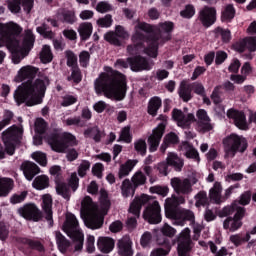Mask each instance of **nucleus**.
Returning a JSON list of instances; mask_svg holds the SVG:
<instances>
[{"instance_id":"nucleus-10","label":"nucleus","mask_w":256,"mask_h":256,"mask_svg":"<svg viewBox=\"0 0 256 256\" xmlns=\"http://www.w3.org/2000/svg\"><path fill=\"white\" fill-rule=\"evenodd\" d=\"M145 183H147V176H145V174H143V172L138 171L136 172L131 180L129 179H125L122 182V195L123 197H129V195H135V190L138 187H141V185H145Z\"/></svg>"},{"instance_id":"nucleus-25","label":"nucleus","mask_w":256,"mask_h":256,"mask_svg":"<svg viewBox=\"0 0 256 256\" xmlns=\"http://www.w3.org/2000/svg\"><path fill=\"white\" fill-rule=\"evenodd\" d=\"M20 169L23 171L24 177L27 179V181H33L36 175L41 173V168H39L37 164L31 161L23 162L20 166Z\"/></svg>"},{"instance_id":"nucleus-38","label":"nucleus","mask_w":256,"mask_h":256,"mask_svg":"<svg viewBox=\"0 0 256 256\" xmlns=\"http://www.w3.org/2000/svg\"><path fill=\"white\" fill-rule=\"evenodd\" d=\"M137 163H139V161L130 159L127 160L124 164H121L118 172L119 179H123V177L129 176V173L135 169V165H137Z\"/></svg>"},{"instance_id":"nucleus-7","label":"nucleus","mask_w":256,"mask_h":256,"mask_svg":"<svg viewBox=\"0 0 256 256\" xmlns=\"http://www.w3.org/2000/svg\"><path fill=\"white\" fill-rule=\"evenodd\" d=\"M77 227H79V221L75 215L71 214L66 218L64 231L67 233L68 237L74 241V251H83V241H85V237L83 233L77 230Z\"/></svg>"},{"instance_id":"nucleus-12","label":"nucleus","mask_w":256,"mask_h":256,"mask_svg":"<svg viewBox=\"0 0 256 256\" xmlns=\"http://www.w3.org/2000/svg\"><path fill=\"white\" fill-rule=\"evenodd\" d=\"M197 21L201 23L204 29L213 27L217 23V8L207 5L203 6L198 12Z\"/></svg>"},{"instance_id":"nucleus-61","label":"nucleus","mask_w":256,"mask_h":256,"mask_svg":"<svg viewBox=\"0 0 256 256\" xmlns=\"http://www.w3.org/2000/svg\"><path fill=\"white\" fill-rule=\"evenodd\" d=\"M7 5L11 13H21V0H7Z\"/></svg>"},{"instance_id":"nucleus-64","label":"nucleus","mask_w":256,"mask_h":256,"mask_svg":"<svg viewBox=\"0 0 256 256\" xmlns=\"http://www.w3.org/2000/svg\"><path fill=\"white\" fill-rule=\"evenodd\" d=\"M97 24L99 27L109 28L113 25V16L107 14L105 17L98 19Z\"/></svg>"},{"instance_id":"nucleus-63","label":"nucleus","mask_w":256,"mask_h":256,"mask_svg":"<svg viewBox=\"0 0 256 256\" xmlns=\"http://www.w3.org/2000/svg\"><path fill=\"white\" fill-rule=\"evenodd\" d=\"M91 169V162L88 160H83L82 163L78 167V175L83 178L87 175V172Z\"/></svg>"},{"instance_id":"nucleus-49","label":"nucleus","mask_w":256,"mask_h":256,"mask_svg":"<svg viewBox=\"0 0 256 256\" xmlns=\"http://www.w3.org/2000/svg\"><path fill=\"white\" fill-rule=\"evenodd\" d=\"M121 141L124 143H131V141H133V135H131V127L126 126L122 128L117 142L121 143Z\"/></svg>"},{"instance_id":"nucleus-58","label":"nucleus","mask_w":256,"mask_h":256,"mask_svg":"<svg viewBox=\"0 0 256 256\" xmlns=\"http://www.w3.org/2000/svg\"><path fill=\"white\" fill-rule=\"evenodd\" d=\"M215 31L217 35L221 36L222 42L229 43V41H231V30L217 27Z\"/></svg>"},{"instance_id":"nucleus-40","label":"nucleus","mask_w":256,"mask_h":256,"mask_svg":"<svg viewBox=\"0 0 256 256\" xmlns=\"http://www.w3.org/2000/svg\"><path fill=\"white\" fill-rule=\"evenodd\" d=\"M84 137L86 139H93L95 143H101L103 132H101L98 126L89 127L84 131Z\"/></svg>"},{"instance_id":"nucleus-2","label":"nucleus","mask_w":256,"mask_h":256,"mask_svg":"<svg viewBox=\"0 0 256 256\" xmlns=\"http://www.w3.org/2000/svg\"><path fill=\"white\" fill-rule=\"evenodd\" d=\"M97 95L104 93L105 97L113 101H123L127 97V76L111 69L108 73H102L94 82Z\"/></svg>"},{"instance_id":"nucleus-37","label":"nucleus","mask_w":256,"mask_h":256,"mask_svg":"<svg viewBox=\"0 0 256 256\" xmlns=\"http://www.w3.org/2000/svg\"><path fill=\"white\" fill-rule=\"evenodd\" d=\"M163 101L159 98V96H154L150 98L147 106V113L151 115V117H157V113L159 108L162 107Z\"/></svg>"},{"instance_id":"nucleus-21","label":"nucleus","mask_w":256,"mask_h":256,"mask_svg":"<svg viewBox=\"0 0 256 256\" xmlns=\"http://www.w3.org/2000/svg\"><path fill=\"white\" fill-rule=\"evenodd\" d=\"M196 117L198 119L197 129L199 133H209V131H213L211 118H209V115H207V111L205 109H199L196 113Z\"/></svg>"},{"instance_id":"nucleus-11","label":"nucleus","mask_w":256,"mask_h":256,"mask_svg":"<svg viewBox=\"0 0 256 256\" xmlns=\"http://www.w3.org/2000/svg\"><path fill=\"white\" fill-rule=\"evenodd\" d=\"M178 256H191L193 240H191V229L185 228L176 238Z\"/></svg>"},{"instance_id":"nucleus-13","label":"nucleus","mask_w":256,"mask_h":256,"mask_svg":"<svg viewBox=\"0 0 256 256\" xmlns=\"http://www.w3.org/2000/svg\"><path fill=\"white\" fill-rule=\"evenodd\" d=\"M17 213L26 221H33L34 223H39L43 219V212L35 203L24 204L23 207L18 208Z\"/></svg>"},{"instance_id":"nucleus-57","label":"nucleus","mask_w":256,"mask_h":256,"mask_svg":"<svg viewBox=\"0 0 256 256\" xmlns=\"http://www.w3.org/2000/svg\"><path fill=\"white\" fill-rule=\"evenodd\" d=\"M31 157L36 163H39L41 167H47V154L43 152H34Z\"/></svg>"},{"instance_id":"nucleus-5","label":"nucleus","mask_w":256,"mask_h":256,"mask_svg":"<svg viewBox=\"0 0 256 256\" xmlns=\"http://www.w3.org/2000/svg\"><path fill=\"white\" fill-rule=\"evenodd\" d=\"M47 143L55 153H66V159L70 163L79 159V152H77L75 148H69L77 147V145H79L75 135L69 132L61 134L54 130L47 135Z\"/></svg>"},{"instance_id":"nucleus-45","label":"nucleus","mask_w":256,"mask_h":256,"mask_svg":"<svg viewBox=\"0 0 256 256\" xmlns=\"http://www.w3.org/2000/svg\"><path fill=\"white\" fill-rule=\"evenodd\" d=\"M241 227H243V222L233 217H228L223 223V228L230 229L232 232L237 231V229H241Z\"/></svg>"},{"instance_id":"nucleus-8","label":"nucleus","mask_w":256,"mask_h":256,"mask_svg":"<svg viewBox=\"0 0 256 256\" xmlns=\"http://www.w3.org/2000/svg\"><path fill=\"white\" fill-rule=\"evenodd\" d=\"M22 135H23V130L19 128L17 125H12L2 132V141L4 145H6L8 150V155L10 157L15 155V150L17 149V145L21 143Z\"/></svg>"},{"instance_id":"nucleus-29","label":"nucleus","mask_w":256,"mask_h":256,"mask_svg":"<svg viewBox=\"0 0 256 256\" xmlns=\"http://www.w3.org/2000/svg\"><path fill=\"white\" fill-rule=\"evenodd\" d=\"M178 95L183 103H189L193 99V90L187 80H182L178 88Z\"/></svg>"},{"instance_id":"nucleus-42","label":"nucleus","mask_w":256,"mask_h":256,"mask_svg":"<svg viewBox=\"0 0 256 256\" xmlns=\"http://www.w3.org/2000/svg\"><path fill=\"white\" fill-rule=\"evenodd\" d=\"M56 245L60 253H67V249L71 247V242L60 232H56Z\"/></svg>"},{"instance_id":"nucleus-43","label":"nucleus","mask_w":256,"mask_h":256,"mask_svg":"<svg viewBox=\"0 0 256 256\" xmlns=\"http://www.w3.org/2000/svg\"><path fill=\"white\" fill-rule=\"evenodd\" d=\"M32 187L37 189V191H43V189H47V187H49V176H37L32 182Z\"/></svg>"},{"instance_id":"nucleus-55","label":"nucleus","mask_w":256,"mask_h":256,"mask_svg":"<svg viewBox=\"0 0 256 256\" xmlns=\"http://www.w3.org/2000/svg\"><path fill=\"white\" fill-rule=\"evenodd\" d=\"M47 131V122L43 118H37L35 121V133L45 135Z\"/></svg>"},{"instance_id":"nucleus-20","label":"nucleus","mask_w":256,"mask_h":256,"mask_svg":"<svg viewBox=\"0 0 256 256\" xmlns=\"http://www.w3.org/2000/svg\"><path fill=\"white\" fill-rule=\"evenodd\" d=\"M227 117L234 121V125H236L238 129H241L242 131H247V129H249L245 112L231 108L227 111Z\"/></svg>"},{"instance_id":"nucleus-62","label":"nucleus","mask_w":256,"mask_h":256,"mask_svg":"<svg viewBox=\"0 0 256 256\" xmlns=\"http://www.w3.org/2000/svg\"><path fill=\"white\" fill-rule=\"evenodd\" d=\"M77 101H78L77 96L66 94L64 97H62L61 106L62 107H71V105H75V103H77Z\"/></svg>"},{"instance_id":"nucleus-59","label":"nucleus","mask_w":256,"mask_h":256,"mask_svg":"<svg viewBox=\"0 0 256 256\" xmlns=\"http://www.w3.org/2000/svg\"><path fill=\"white\" fill-rule=\"evenodd\" d=\"M151 241H153V234H151L149 231H146L140 238V245L143 247V249H146V247H151Z\"/></svg>"},{"instance_id":"nucleus-28","label":"nucleus","mask_w":256,"mask_h":256,"mask_svg":"<svg viewBox=\"0 0 256 256\" xmlns=\"http://www.w3.org/2000/svg\"><path fill=\"white\" fill-rule=\"evenodd\" d=\"M166 162L168 167H172L174 171L180 173V171H183V167L185 165V162L183 158L179 157L177 153L175 152H169L166 158Z\"/></svg>"},{"instance_id":"nucleus-54","label":"nucleus","mask_w":256,"mask_h":256,"mask_svg":"<svg viewBox=\"0 0 256 256\" xmlns=\"http://www.w3.org/2000/svg\"><path fill=\"white\" fill-rule=\"evenodd\" d=\"M66 55V65L67 67H70L71 69H75L76 67H79V65L77 64V54H74L73 51L71 50H67L65 52Z\"/></svg>"},{"instance_id":"nucleus-52","label":"nucleus","mask_w":256,"mask_h":256,"mask_svg":"<svg viewBox=\"0 0 256 256\" xmlns=\"http://www.w3.org/2000/svg\"><path fill=\"white\" fill-rule=\"evenodd\" d=\"M195 6L193 4H187L182 11H180V17L183 19H193L195 17Z\"/></svg>"},{"instance_id":"nucleus-6","label":"nucleus","mask_w":256,"mask_h":256,"mask_svg":"<svg viewBox=\"0 0 256 256\" xmlns=\"http://www.w3.org/2000/svg\"><path fill=\"white\" fill-rule=\"evenodd\" d=\"M179 196H173L167 198L165 203V217L167 219H173L175 225L183 227L187 221L193 223L195 221V214L191 210L180 209L179 205H184L185 196L178 194Z\"/></svg>"},{"instance_id":"nucleus-32","label":"nucleus","mask_w":256,"mask_h":256,"mask_svg":"<svg viewBox=\"0 0 256 256\" xmlns=\"http://www.w3.org/2000/svg\"><path fill=\"white\" fill-rule=\"evenodd\" d=\"M15 188V181L13 178H0V197H9L11 191Z\"/></svg>"},{"instance_id":"nucleus-18","label":"nucleus","mask_w":256,"mask_h":256,"mask_svg":"<svg viewBox=\"0 0 256 256\" xmlns=\"http://www.w3.org/2000/svg\"><path fill=\"white\" fill-rule=\"evenodd\" d=\"M128 63L131 71L134 73H141V71H151V64L149 59L141 55L128 57Z\"/></svg>"},{"instance_id":"nucleus-31","label":"nucleus","mask_w":256,"mask_h":256,"mask_svg":"<svg viewBox=\"0 0 256 256\" xmlns=\"http://www.w3.org/2000/svg\"><path fill=\"white\" fill-rule=\"evenodd\" d=\"M97 247L101 253L106 255L115 249V240L111 237H99Z\"/></svg>"},{"instance_id":"nucleus-34","label":"nucleus","mask_w":256,"mask_h":256,"mask_svg":"<svg viewBox=\"0 0 256 256\" xmlns=\"http://www.w3.org/2000/svg\"><path fill=\"white\" fill-rule=\"evenodd\" d=\"M237 15V10L233 4L226 5L221 11L220 20L222 23H231Z\"/></svg>"},{"instance_id":"nucleus-26","label":"nucleus","mask_w":256,"mask_h":256,"mask_svg":"<svg viewBox=\"0 0 256 256\" xmlns=\"http://www.w3.org/2000/svg\"><path fill=\"white\" fill-rule=\"evenodd\" d=\"M42 209L45 213V219L49 223V227H53V198L47 194L42 199Z\"/></svg>"},{"instance_id":"nucleus-24","label":"nucleus","mask_w":256,"mask_h":256,"mask_svg":"<svg viewBox=\"0 0 256 256\" xmlns=\"http://www.w3.org/2000/svg\"><path fill=\"white\" fill-rule=\"evenodd\" d=\"M35 46V34H33V30L26 29L24 31V36L22 40V46L20 45V49L22 51L21 61L25 58V53H29L31 49Z\"/></svg>"},{"instance_id":"nucleus-15","label":"nucleus","mask_w":256,"mask_h":256,"mask_svg":"<svg viewBox=\"0 0 256 256\" xmlns=\"http://www.w3.org/2000/svg\"><path fill=\"white\" fill-rule=\"evenodd\" d=\"M143 219L147 221L150 225H159L163 221L161 216V205L157 200L148 204L143 212Z\"/></svg>"},{"instance_id":"nucleus-51","label":"nucleus","mask_w":256,"mask_h":256,"mask_svg":"<svg viewBox=\"0 0 256 256\" xmlns=\"http://www.w3.org/2000/svg\"><path fill=\"white\" fill-rule=\"evenodd\" d=\"M13 117L15 114L11 110H5L3 114V119L0 121V131H3L7 127V125H11V121H13Z\"/></svg>"},{"instance_id":"nucleus-50","label":"nucleus","mask_w":256,"mask_h":256,"mask_svg":"<svg viewBox=\"0 0 256 256\" xmlns=\"http://www.w3.org/2000/svg\"><path fill=\"white\" fill-rule=\"evenodd\" d=\"M184 145L187 146L185 156L187 159H194L195 161H201V158L199 157V151L193 147V145L189 144L188 142H185Z\"/></svg>"},{"instance_id":"nucleus-44","label":"nucleus","mask_w":256,"mask_h":256,"mask_svg":"<svg viewBox=\"0 0 256 256\" xmlns=\"http://www.w3.org/2000/svg\"><path fill=\"white\" fill-rule=\"evenodd\" d=\"M195 207L199 209V207H209L210 200L209 197H207L206 191H199L195 196Z\"/></svg>"},{"instance_id":"nucleus-60","label":"nucleus","mask_w":256,"mask_h":256,"mask_svg":"<svg viewBox=\"0 0 256 256\" xmlns=\"http://www.w3.org/2000/svg\"><path fill=\"white\" fill-rule=\"evenodd\" d=\"M171 252V244H166V246H162L160 248L154 249L150 256H167Z\"/></svg>"},{"instance_id":"nucleus-53","label":"nucleus","mask_w":256,"mask_h":256,"mask_svg":"<svg viewBox=\"0 0 256 256\" xmlns=\"http://www.w3.org/2000/svg\"><path fill=\"white\" fill-rule=\"evenodd\" d=\"M134 149L138 155L145 157L147 155V142L144 139L137 140L134 142Z\"/></svg>"},{"instance_id":"nucleus-3","label":"nucleus","mask_w":256,"mask_h":256,"mask_svg":"<svg viewBox=\"0 0 256 256\" xmlns=\"http://www.w3.org/2000/svg\"><path fill=\"white\" fill-rule=\"evenodd\" d=\"M136 29L144 31V33H149L150 35H145L139 32V30H136L132 36V41L136 43V45H128L127 53H129V55H135L137 53V47L146 42L148 46L145 48V52L149 57L155 59L159 53V39H161V34L153 33V31H155L153 25L146 22H138Z\"/></svg>"},{"instance_id":"nucleus-19","label":"nucleus","mask_w":256,"mask_h":256,"mask_svg":"<svg viewBox=\"0 0 256 256\" xmlns=\"http://www.w3.org/2000/svg\"><path fill=\"white\" fill-rule=\"evenodd\" d=\"M165 129V123L161 122L153 130L152 135L149 136L148 144L150 153H155V151L159 149V143H161V139H163V135H165Z\"/></svg>"},{"instance_id":"nucleus-46","label":"nucleus","mask_w":256,"mask_h":256,"mask_svg":"<svg viewBox=\"0 0 256 256\" xmlns=\"http://www.w3.org/2000/svg\"><path fill=\"white\" fill-rule=\"evenodd\" d=\"M40 60L44 64L51 63V61H53V52L51 51V46H43L40 52Z\"/></svg>"},{"instance_id":"nucleus-1","label":"nucleus","mask_w":256,"mask_h":256,"mask_svg":"<svg viewBox=\"0 0 256 256\" xmlns=\"http://www.w3.org/2000/svg\"><path fill=\"white\" fill-rule=\"evenodd\" d=\"M37 73H39V68L27 65L23 66L18 71L19 81L23 82L14 91V101L18 107H21L25 103L26 107H35V105H41L43 103V97L47 91V87L51 83L48 76L37 78Z\"/></svg>"},{"instance_id":"nucleus-23","label":"nucleus","mask_w":256,"mask_h":256,"mask_svg":"<svg viewBox=\"0 0 256 256\" xmlns=\"http://www.w3.org/2000/svg\"><path fill=\"white\" fill-rule=\"evenodd\" d=\"M149 201H151V197L147 194H142L141 197H136L130 204L129 213H132L134 217L139 218L143 205H147Z\"/></svg>"},{"instance_id":"nucleus-47","label":"nucleus","mask_w":256,"mask_h":256,"mask_svg":"<svg viewBox=\"0 0 256 256\" xmlns=\"http://www.w3.org/2000/svg\"><path fill=\"white\" fill-rule=\"evenodd\" d=\"M160 31H163V33H166L167 36L165 37V41L171 40V33H173V30L175 29V23L171 21H165L163 23L159 24Z\"/></svg>"},{"instance_id":"nucleus-33","label":"nucleus","mask_w":256,"mask_h":256,"mask_svg":"<svg viewBox=\"0 0 256 256\" xmlns=\"http://www.w3.org/2000/svg\"><path fill=\"white\" fill-rule=\"evenodd\" d=\"M237 49L240 53H244L246 49L251 53L256 51V39L255 37H246L237 44Z\"/></svg>"},{"instance_id":"nucleus-30","label":"nucleus","mask_w":256,"mask_h":256,"mask_svg":"<svg viewBox=\"0 0 256 256\" xmlns=\"http://www.w3.org/2000/svg\"><path fill=\"white\" fill-rule=\"evenodd\" d=\"M222 192L223 186H221V182H215L213 187L209 190V200L211 203L221 205L223 203V196H221Z\"/></svg>"},{"instance_id":"nucleus-36","label":"nucleus","mask_w":256,"mask_h":256,"mask_svg":"<svg viewBox=\"0 0 256 256\" xmlns=\"http://www.w3.org/2000/svg\"><path fill=\"white\" fill-rule=\"evenodd\" d=\"M55 185L57 195H60L63 199L69 201V199H71V188L69 187V184L63 182V180H56Z\"/></svg>"},{"instance_id":"nucleus-39","label":"nucleus","mask_w":256,"mask_h":256,"mask_svg":"<svg viewBox=\"0 0 256 256\" xmlns=\"http://www.w3.org/2000/svg\"><path fill=\"white\" fill-rule=\"evenodd\" d=\"M81 41H88L93 34V24L91 22H83L78 28Z\"/></svg>"},{"instance_id":"nucleus-16","label":"nucleus","mask_w":256,"mask_h":256,"mask_svg":"<svg viewBox=\"0 0 256 256\" xmlns=\"http://www.w3.org/2000/svg\"><path fill=\"white\" fill-rule=\"evenodd\" d=\"M170 184L177 195H191L193 193V185H191L189 178L174 177L171 179Z\"/></svg>"},{"instance_id":"nucleus-41","label":"nucleus","mask_w":256,"mask_h":256,"mask_svg":"<svg viewBox=\"0 0 256 256\" xmlns=\"http://www.w3.org/2000/svg\"><path fill=\"white\" fill-rule=\"evenodd\" d=\"M104 221L105 219L103 216L91 215L86 219L85 225L88 227V229H101V227H103Z\"/></svg>"},{"instance_id":"nucleus-48","label":"nucleus","mask_w":256,"mask_h":256,"mask_svg":"<svg viewBox=\"0 0 256 256\" xmlns=\"http://www.w3.org/2000/svg\"><path fill=\"white\" fill-rule=\"evenodd\" d=\"M67 81H73L74 85H79L83 81V74L81 68H71V75L67 77Z\"/></svg>"},{"instance_id":"nucleus-4","label":"nucleus","mask_w":256,"mask_h":256,"mask_svg":"<svg viewBox=\"0 0 256 256\" xmlns=\"http://www.w3.org/2000/svg\"><path fill=\"white\" fill-rule=\"evenodd\" d=\"M23 33V27L15 22L8 24L0 23V47H7L11 53L12 62L14 65H19L23 58V51H21V34Z\"/></svg>"},{"instance_id":"nucleus-56","label":"nucleus","mask_w":256,"mask_h":256,"mask_svg":"<svg viewBox=\"0 0 256 256\" xmlns=\"http://www.w3.org/2000/svg\"><path fill=\"white\" fill-rule=\"evenodd\" d=\"M27 195L29 193L27 191H22L21 193H15L10 197L11 205H17L19 203H23L27 199Z\"/></svg>"},{"instance_id":"nucleus-17","label":"nucleus","mask_w":256,"mask_h":256,"mask_svg":"<svg viewBox=\"0 0 256 256\" xmlns=\"http://www.w3.org/2000/svg\"><path fill=\"white\" fill-rule=\"evenodd\" d=\"M127 37H129V34L121 25L116 26L115 32L110 31L104 35L105 41L110 43V45H115V47H121V45H123L121 39H127Z\"/></svg>"},{"instance_id":"nucleus-9","label":"nucleus","mask_w":256,"mask_h":256,"mask_svg":"<svg viewBox=\"0 0 256 256\" xmlns=\"http://www.w3.org/2000/svg\"><path fill=\"white\" fill-rule=\"evenodd\" d=\"M223 143L226 153L233 156H235L238 152L245 153V151H247V147H249L247 139L237 134H231L230 136L226 137L223 140Z\"/></svg>"},{"instance_id":"nucleus-35","label":"nucleus","mask_w":256,"mask_h":256,"mask_svg":"<svg viewBox=\"0 0 256 256\" xmlns=\"http://www.w3.org/2000/svg\"><path fill=\"white\" fill-rule=\"evenodd\" d=\"M173 145H179V136L175 132H170L163 139V143L160 146L161 153H165L168 147Z\"/></svg>"},{"instance_id":"nucleus-22","label":"nucleus","mask_w":256,"mask_h":256,"mask_svg":"<svg viewBox=\"0 0 256 256\" xmlns=\"http://www.w3.org/2000/svg\"><path fill=\"white\" fill-rule=\"evenodd\" d=\"M116 247L119 256H133V241L129 235H125L119 239Z\"/></svg>"},{"instance_id":"nucleus-14","label":"nucleus","mask_w":256,"mask_h":256,"mask_svg":"<svg viewBox=\"0 0 256 256\" xmlns=\"http://www.w3.org/2000/svg\"><path fill=\"white\" fill-rule=\"evenodd\" d=\"M18 249L23 252L26 256H33V251L38 253H44L45 246L41 241L29 239V238H18Z\"/></svg>"},{"instance_id":"nucleus-27","label":"nucleus","mask_w":256,"mask_h":256,"mask_svg":"<svg viewBox=\"0 0 256 256\" xmlns=\"http://www.w3.org/2000/svg\"><path fill=\"white\" fill-rule=\"evenodd\" d=\"M57 21L61 23H66L67 25H74L77 23V16L73 10H68L65 8L59 9L56 13Z\"/></svg>"}]
</instances>
